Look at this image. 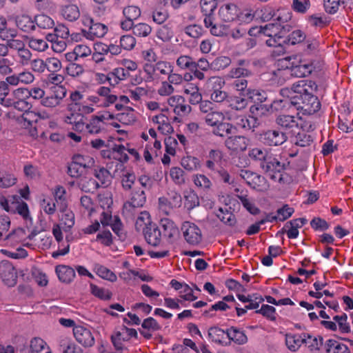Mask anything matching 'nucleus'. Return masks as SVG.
<instances>
[{
  "instance_id": "57",
  "label": "nucleus",
  "mask_w": 353,
  "mask_h": 353,
  "mask_svg": "<svg viewBox=\"0 0 353 353\" xmlns=\"http://www.w3.org/2000/svg\"><path fill=\"white\" fill-rule=\"evenodd\" d=\"M176 65L181 69L192 70L195 67V61L191 57L180 56L176 60Z\"/></svg>"
},
{
  "instance_id": "20",
  "label": "nucleus",
  "mask_w": 353,
  "mask_h": 353,
  "mask_svg": "<svg viewBox=\"0 0 353 353\" xmlns=\"http://www.w3.org/2000/svg\"><path fill=\"white\" fill-rule=\"evenodd\" d=\"M59 279L65 283H70L75 276L74 270L68 265H59L55 269Z\"/></svg>"
},
{
  "instance_id": "29",
  "label": "nucleus",
  "mask_w": 353,
  "mask_h": 353,
  "mask_svg": "<svg viewBox=\"0 0 353 353\" xmlns=\"http://www.w3.org/2000/svg\"><path fill=\"white\" fill-rule=\"evenodd\" d=\"M290 19L291 17L289 14L285 17L279 16L276 19L277 21L276 22L270 23L264 26H261L259 32L263 33L266 36H269L268 32H274V31H276V30H279L281 26V23H286Z\"/></svg>"
},
{
  "instance_id": "59",
  "label": "nucleus",
  "mask_w": 353,
  "mask_h": 353,
  "mask_svg": "<svg viewBox=\"0 0 353 353\" xmlns=\"http://www.w3.org/2000/svg\"><path fill=\"white\" fill-rule=\"evenodd\" d=\"M123 14L125 19L134 21L141 16V10L137 6H129L123 8Z\"/></svg>"
},
{
  "instance_id": "41",
  "label": "nucleus",
  "mask_w": 353,
  "mask_h": 353,
  "mask_svg": "<svg viewBox=\"0 0 353 353\" xmlns=\"http://www.w3.org/2000/svg\"><path fill=\"white\" fill-rule=\"evenodd\" d=\"M90 292L94 296L103 301L110 300L112 298V294L109 290L99 288L93 283H90Z\"/></svg>"
},
{
  "instance_id": "48",
  "label": "nucleus",
  "mask_w": 353,
  "mask_h": 353,
  "mask_svg": "<svg viewBox=\"0 0 353 353\" xmlns=\"http://www.w3.org/2000/svg\"><path fill=\"white\" fill-rule=\"evenodd\" d=\"M126 148L123 145H114L113 147L112 159L119 161L121 163H125L129 157L125 152Z\"/></svg>"
},
{
  "instance_id": "36",
  "label": "nucleus",
  "mask_w": 353,
  "mask_h": 353,
  "mask_svg": "<svg viewBox=\"0 0 353 353\" xmlns=\"http://www.w3.org/2000/svg\"><path fill=\"white\" fill-rule=\"evenodd\" d=\"M31 353H51L50 347L41 338H34L30 341Z\"/></svg>"
},
{
  "instance_id": "43",
  "label": "nucleus",
  "mask_w": 353,
  "mask_h": 353,
  "mask_svg": "<svg viewBox=\"0 0 353 353\" xmlns=\"http://www.w3.org/2000/svg\"><path fill=\"white\" fill-rule=\"evenodd\" d=\"M305 39V34L300 30H296L292 32L285 38V45H296L301 43Z\"/></svg>"
},
{
  "instance_id": "44",
  "label": "nucleus",
  "mask_w": 353,
  "mask_h": 353,
  "mask_svg": "<svg viewBox=\"0 0 353 353\" xmlns=\"http://www.w3.org/2000/svg\"><path fill=\"white\" fill-rule=\"evenodd\" d=\"M236 196L240 200L243 207L252 214L255 215L259 213V209L250 201L246 194H243V190L241 191V194H238Z\"/></svg>"
},
{
  "instance_id": "37",
  "label": "nucleus",
  "mask_w": 353,
  "mask_h": 353,
  "mask_svg": "<svg viewBox=\"0 0 353 353\" xmlns=\"http://www.w3.org/2000/svg\"><path fill=\"white\" fill-rule=\"evenodd\" d=\"M255 17V12L250 8L239 9L238 16L236 19L239 25L250 23Z\"/></svg>"
},
{
  "instance_id": "6",
  "label": "nucleus",
  "mask_w": 353,
  "mask_h": 353,
  "mask_svg": "<svg viewBox=\"0 0 353 353\" xmlns=\"http://www.w3.org/2000/svg\"><path fill=\"white\" fill-rule=\"evenodd\" d=\"M259 167L265 173L270 175L272 179H275V173H281L285 170V165L281 163L272 154L263 159Z\"/></svg>"
},
{
  "instance_id": "12",
  "label": "nucleus",
  "mask_w": 353,
  "mask_h": 353,
  "mask_svg": "<svg viewBox=\"0 0 353 353\" xmlns=\"http://www.w3.org/2000/svg\"><path fill=\"white\" fill-rule=\"evenodd\" d=\"M223 159V153L222 151L218 149H212L206 156L205 167L212 171H215L217 168L221 167Z\"/></svg>"
},
{
  "instance_id": "25",
  "label": "nucleus",
  "mask_w": 353,
  "mask_h": 353,
  "mask_svg": "<svg viewBox=\"0 0 353 353\" xmlns=\"http://www.w3.org/2000/svg\"><path fill=\"white\" fill-rule=\"evenodd\" d=\"M316 83L311 80L300 81L292 85V90L294 93H311L317 89Z\"/></svg>"
},
{
  "instance_id": "13",
  "label": "nucleus",
  "mask_w": 353,
  "mask_h": 353,
  "mask_svg": "<svg viewBox=\"0 0 353 353\" xmlns=\"http://www.w3.org/2000/svg\"><path fill=\"white\" fill-rule=\"evenodd\" d=\"M239 8L234 3H228L220 7L219 15L224 22L235 21L238 16Z\"/></svg>"
},
{
  "instance_id": "34",
  "label": "nucleus",
  "mask_w": 353,
  "mask_h": 353,
  "mask_svg": "<svg viewBox=\"0 0 353 353\" xmlns=\"http://www.w3.org/2000/svg\"><path fill=\"white\" fill-rule=\"evenodd\" d=\"M285 343L288 349L296 351L303 343V333L301 334H286Z\"/></svg>"
},
{
  "instance_id": "28",
  "label": "nucleus",
  "mask_w": 353,
  "mask_h": 353,
  "mask_svg": "<svg viewBox=\"0 0 353 353\" xmlns=\"http://www.w3.org/2000/svg\"><path fill=\"white\" fill-rule=\"evenodd\" d=\"M303 343L307 345L311 352L319 351L323 344V339L321 336H313L303 333Z\"/></svg>"
},
{
  "instance_id": "42",
  "label": "nucleus",
  "mask_w": 353,
  "mask_h": 353,
  "mask_svg": "<svg viewBox=\"0 0 353 353\" xmlns=\"http://www.w3.org/2000/svg\"><path fill=\"white\" fill-rule=\"evenodd\" d=\"M224 119V115L221 112L212 111L208 113L205 117V123L208 125L215 127Z\"/></svg>"
},
{
  "instance_id": "30",
  "label": "nucleus",
  "mask_w": 353,
  "mask_h": 353,
  "mask_svg": "<svg viewBox=\"0 0 353 353\" xmlns=\"http://www.w3.org/2000/svg\"><path fill=\"white\" fill-rule=\"evenodd\" d=\"M269 34L268 39L266 40L265 43L268 46L274 47L277 48L278 54H283L285 49L283 45L285 44V38L282 36H277L276 32H268Z\"/></svg>"
},
{
  "instance_id": "38",
  "label": "nucleus",
  "mask_w": 353,
  "mask_h": 353,
  "mask_svg": "<svg viewBox=\"0 0 353 353\" xmlns=\"http://www.w3.org/2000/svg\"><path fill=\"white\" fill-rule=\"evenodd\" d=\"M146 201V196L144 190H136L132 193L130 201L128 202L130 206L133 208L143 207Z\"/></svg>"
},
{
  "instance_id": "35",
  "label": "nucleus",
  "mask_w": 353,
  "mask_h": 353,
  "mask_svg": "<svg viewBox=\"0 0 353 353\" xmlns=\"http://www.w3.org/2000/svg\"><path fill=\"white\" fill-rule=\"evenodd\" d=\"M110 89L105 86L99 88L97 91L99 96L105 98L102 104L103 107H108L111 104L114 103L118 99L117 95L110 94Z\"/></svg>"
},
{
  "instance_id": "17",
  "label": "nucleus",
  "mask_w": 353,
  "mask_h": 353,
  "mask_svg": "<svg viewBox=\"0 0 353 353\" xmlns=\"http://www.w3.org/2000/svg\"><path fill=\"white\" fill-rule=\"evenodd\" d=\"M314 70L312 63L301 61L298 65H292L290 68L291 75L298 78H302L310 74Z\"/></svg>"
},
{
  "instance_id": "54",
  "label": "nucleus",
  "mask_w": 353,
  "mask_h": 353,
  "mask_svg": "<svg viewBox=\"0 0 353 353\" xmlns=\"http://www.w3.org/2000/svg\"><path fill=\"white\" fill-rule=\"evenodd\" d=\"M61 214V224L64 225L65 231H69L74 224V214L71 210H67Z\"/></svg>"
},
{
  "instance_id": "51",
  "label": "nucleus",
  "mask_w": 353,
  "mask_h": 353,
  "mask_svg": "<svg viewBox=\"0 0 353 353\" xmlns=\"http://www.w3.org/2000/svg\"><path fill=\"white\" fill-rule=\"evenodd\" d=\"M10 221L8 216H0V241L2 239H8L12 233L6 234L10 228Z\"/></svg>"
},
{
  "instance_id": "52",
  "label": "nucleus",
  "mask_w": 353,
  "mask_h": 353,
  "mask_svg": "<svg viewBox=\"0 0 353 353\" xmlns=\"http://www.w3.org/2000/svg\"><path fill=\"white\" fill-rule=\"evenodd\" d=\"M149 224H152V222L150 221V214L147 212H141V216L136 221L135 228L137 231H142L143 232L145 227H148Z\"/></svg>"
},
{
  "instance_id": "21",
  "label": "nucleus",
  "mask_w": 353,
  "mask_h": 353,
  "mask_svg": "<svg viewBox=\"0 0 353 353\" xmlns=\"http://www.w3.org/2000/svg\"><path fill=\"white\" fill-rule=\"evenodd\" d=\"M235 127L240 128L245 130H250L254 129L259 125V122L256 118L254 117H247L245 115H239L236 117Z\"/></svg>"
},
{
  "instance_id": "40",
  "label": "nucleus",
  "mask_w": 353,
  "mask_h": 353,
  "mask_svg": "<svg viewBox=\"0 0 353 353\" xmlns=\"http://www.w3.org/2000/svg\"><path fill=\"white\" fill-rule=\"evenodd\" d=\"M35 26L41 29H52L54 26V20L46 14H38L34 17Z\"/></svg>"
},
{
  "instance_id": "27",
  "label": "nucleus",
  "mask_w": 353,
  "mask_h": 353,
  "mask_svg": "<svg viewBox=\"0 0 353 353\" xmlns=\"http://www.w3.org/2000/svg\"><path fill=\"white\" fill-rule=\"evenodd\" d=\"M327 353H350L348 347L334 339H329L325 344Z\"/></svg>"
},
{
  "instance_id": "31",
  "label": "nucleus",
  "mask_w": 353,
  "mask_h": 353,
  "mask_svg": "<svg viewBox=\"0 0 353 353\" xmlns=\"http://www.w3.org/2000/svg\"><path fill=\"white\" fill-rule=\"evenodd\" d=\"M183 198L184 206L189 212L199 205V198L194 190H189L184 191Z\"/></svg>"
},
{
  "instance_id": "58",
  "label": "nucleus",
  "mask_w": 353,
  "mask_h": 353,
  "mask_svg": "<svg viewBox=\"0 0 353 353\" xmlns=\"http://www.w3.org/2000/svg\"><path fill=\"white\" fill-rule=\"evenodd\" d=\"M255 312L262 314L263 316L266 317L270 321H276V309L273 306L269 305H262L261 309L256 310Z\"/></svg>"
},
{
  "instance_id": "39",
  "label": "nucleus",
  "mask_w": 353,
  "mask_h": 353,
  "mask_svg": "<svg viewBox=\"0 0 353 353\" xmlns=\"http://www.w3.org/2000/svg\"><path fill=\"white\" fill-rule=\"evenodd\" d=\"M270 153L265 148H254L249 150L248 156L252 160L258 162L260 165Z\"/></svg>"
},
{
  "instance_id": "7",
  "label": "nucleus",
  "mask_w": 353,
  "mask_h": 353,
  "mask_svg": "<svg viewBox=\"0 0 353 353\" xmlns=\"http://www.w3.org/2000/svg\"><path fill=\"white\" fill-rule=\"evenodd\" d=\"M275 123L278 130L285 132V135L299 128V123L295 117L290 114H279L275 119Z\"/></svg>"
},
{
  "instance_id": "47",
  "label": "nucleus",
  "mask_w": 353,
  "mask_h": 353,
  "mask_svg": "<svg viewBox=\"0 0 353 353\" xmlns=\"http://www.w3.org/2000/svg\"><path fill=\"white\" fill-rule=\"evenodd\" d=\"M96 273L102 279L110 281L111 282H114L117 281L116 274L103 265H98L95 267Z\"/></svg>"
},
{
  "instance_id": "61",
  "label": "nucleus",
  "mask_w": 353,
  "mask_h": 353,
  "mask_svg": "<svg viewBox=\"0 0 353 353\" xmlns=\"http://www.w3.org/2000/svg\"><path fill=\"white\" fill-rule=\"evenodd\" d=\"M156 35L158 39H161L162 41L166 42L170 41L174 34L170 27L163 26L157 30Z\"/></svg>"
},
{
  "instance_id": "50",
  "label": "nucleus",
  "mask_w": 353,
  "mask_h": 353,
  "mask_svg": "<svg viewBox=\"0 0 353 353\" xmlns=\"http://www.w3.org/2000/svg\"><path fill=\"white\" fill-rule=\"evenodd\" d=\"M72 160L83 169L92 166L94 163L93 158L91 157L79 154H74L72 157Z\"/></svg>"
},
{
  "instance_id": "32",
  "label": "nucleus",
  "mask_w": 353,
  "mask_h": 353,
  "mask_svg": "<svg viewBox=\"0 0 353 353\" xmlns=\"http://www.w3.org/2000/svg\"><path fill=\"white\" fill-rule=\"evenodd\" d=\"M216 215L221 221L229 226H233L236 223L235 215L226 208H220Z\"/></svg>"
},
{
  "instance_id": "63",
  "label": "nucleus",
  "mask_w": 353,
  "mask_h": 353,
  "mask_svg": "<svg viewBox=\"0 0 353 353\" xmlns=\"http://www.w3.org/2000/svg\"><path fill=\"white\" fill-rule=\"evenodd\" d=\"M201 10L203 14H213L217 7L216 0H201Z\"/></svg>"
},
{
  "instance_id": "5",
  "label": "nucleus",
  "mask_w": 353,
  "mask_h": 353,
  "mask_svg": "<svg viewBox=\"0 0 353 353\" xmlns=\"http://www.w3.org/2000/svg\"><path fill=\"white\" fill-rule=\"evenodd\" d=\"M240 176L252 189L256 191H263L267 188L265 178L256 172L248 170H241Z\"/></svg>"
},
{
  "instance_id": "46",
  "label": "nucleus",
  "mask_w": 353,
  "mask_h": 353,
  "mask_svg": "<svg viewBox=\"0 0 353 353\" xmlns=\"http://www.w3.org/2000/svg\"><path fill=\"white\" fill-rule=\"evenodd\" d=\"M231 330L235 334L234 335V337H231L230 334H228V341H230V343L233 341L238 345H244L248 342V336L243 331H241L236 327L234 326L231 327Z\"/></svg>"
},
{
  "instance_id": "49",
  "label": "nucleus",
  "mask_w": 353,
  "mask_h": 353,
  "mask_svg": "<svg viewBox=\"0 0 353 353\" xmlns=\"http://www.w3.org/2000/svg\"><path fill=\"white\" fill-rule=\"evenodd\" d=\"M79 187L85 192H93L99 188V183L93 179H85L81 181Z\"/></svg>"
},
{
  "instance_id": "45",
  "label": "nucleus",
  "mask_w": 353,
  "mask_h": 353,
  "mask_svg": "<svg viewBox=\"0 0 353 353\" xmlns=\"http://www.w3.org/2000/svg\"><path fill=\"white\" fill-rule=\"evenodd\" d=\"M10 94L8 85L5 81L0 83V103L4 107L9 108L10 104Z\"/></svg>"
},
{
  "instance_id": "24",
  "label": "nucleus",
  "mask_w": 353,
  "mask_h": 353,
  "mask_svg": "<svg viewBox=\"0 0 353 353\" xmlns=\"http://www.w3.org/2000/svg\"><path fill=\"white\" fill-rule=\"evenodd\" d=\"M16 23L20 30L27 33L34 31L36 28L34 19H32L30 16L26 14L17 17Z\"/></svg>"
},
{
  "instance_id": "10",
  "label": "nucleus",
  "mask_w": 353,
  "mask_h": 353,
  "mask_svg": "<svg viewBox=\"0 0 353 353\" xmlns=\"http://www.w3.org/2000/svg\"><path fill=\"white\" fill-rule=\"evenodd\" d=\"M224 145L230 151L243 152L249 145V139L244 136L231 134L225 139Z\"/></svg>"
},
{
  "instance_id": "4",
  "label": "nucleus",
  "mask_w": 353,
  "mask_h": 353,
  "mask_svg": "<svg viewBox=\"0 0 353 353\" xmlns=\"http://www.w3.org/2000/svg\"><path fill=\"white\" fill-rule=\"evenodd\" d=\"M181 230L185 240L188 244L197 245L201 242V230L195 223L185 221L183 223Z\"/></svg>"
},
{
  "instance_id": "23",
  "label": "nucleus",
  "mask_w": 353,
  "mask_h": 353,
  "mask_svg": "<svg viewBox=\"0 0 353 353\" xmlns=\"http://www.w3.org/2000/svg\"><path fill=\"white\" fill-rule=\"evenodd\" d=\"M13 107L15 110H17L21 112H24L23 119L25 121H30V116L33 114L32 112H29V110L32 108V103L30 100L25 101H14L12 99H10V104L9 103V108Z\"/></svg>"
},
{
  "instance_id": "26",
  "label": "nucleus",
  "mask_w": 353,
  "mask_h": 353,
  "mask_svg": "<svg viewBox=\"0 0 353 353\" xmlns=\"http://www.w3.org/2000/svg\"><path fill=\"white\" fill-rule=\"evenodd\" d=\"M61 14L65 19L69 21H75L80 17V11L76 5L69 4L62 6Z\"/></svg>"
},
{
  "instance_id": "19",
  "label": "nucleus",
  "mask_w": 353,
  "mask_h": 353,
  "mask_svg": "<svg viewBox=\"0 0 353 353\" xmlns=\"http://www.w3.org/2000/svg\"><path fill=\"white\" fill-rule=\"evenodd\" d=\"M161 226L163 230V235L168 238L170 243L179 234V230L175 223L169 219H163L161 221Z\"/></svg>"
},
{
  "instance_id": "22",
  "label": "nucleus",
  "mask_w": 353,
  "mask_h": 353,
  "mask_svg": "<svg viewBox=\"0 0 353 353\" xmlns=\"http://www.w3.org/2000/svg\"><path fill=\"white\" fill-rule=\"evenodd\" d=\"M93 175L98 179L99 187H108L112 182V176L108 170L104 167H97L94 169Z\"/></svg>"
},
{
  "instance_id": "11",
  "label": "nucleus",
  "mask_w": 353,
  "mask_h": 353,
  "mask_svg": "<svg viewBox=\"0 0 353 353\" xmlns=\"http://www.w3.org/2000/svg\"><path fill=\"white\" fill-rule=\"evenodd\" d=\"M143 234L148 244L154 247L161 244V232L156 223H152V224H149L148 227H145Z\"/></svg>"
},
{
  "instance_id": "2",
  "label": "nucleus",
  "mask_w": 353,
  "mask_h": 353,
  "mask_svg": "<svg viewBox=\"0 0 353 353\" xmlns=\"http://www.w3.org/2000/svg\"><path fill=\"white\" fill-rule=\"evenodd\" d=\"M225 81L219 77H212L208 79L207 87L210 94V99L216 103H222L227 100L228 93L222 90Z\"/></svg>"
},
{
  "instance_id": "64",
  "label": "nucleus",
  "mask_w": 353,
  "mask_h": 353,
  "mask_svg": "<svg viewBox=\"0 0 353 353\" xmlns=\"http://www.w3.org/2000/svg\"><path fill=\"white\" fill-rule=\"evenodd\" d=\"M294 210L293 208L290 207L288 205L285 204L283 205L282 208H279L276 210V216L278 221H285L288 218H290L292 214L294 213Z\"/></svg>"
},
{
  "instance_id": "53",
  "label": "nucleus",
  "mask_w": 353,
  "mask_h": 353,
  "mask_svg": "<svg viewBox=\"0 0 353 353\" xmlns=\"http://www.w3.org/2000/svg\"><path fill=\"white\" fill-rule=\"evenodd\" d=\"M111 77H114V82H110V85H117L120 81L124 80L130 74L128 70L123 68H115L112 72H110Z\"/></svg>"
},
{
  "instance_id": "3",
  "label": "nucleus",
  "mask_w": 353,
  "mask_h": 353,
  "mask_svg": "<svg viewBox=\"0 0 353 353\" xmlns=\"http://www.w3.org/2000/svg\"><path fill=\"white\" fill-rule=\"evenodd\" d=\"M288 137L283 131L277 130H264L259 135V141L265 145L279 146L287 141Z\"/></svg>"
},
{
  "instance_id": "15",
  "label": "nucleus",
  "mask_w": 353,
  "mask_h": 353,
  "mask_svg": "<svg viewBox=\"0 0 353 353\" xmlns=\"http://www.w3.org/2000/svg\"><path fill=\"white\" fill-rule=\"evenodd\" d=\"M58 350L62 353H83L81 347L77 346L69 337L61 336L58 339Z\"/></svg>"
},
{
  "instance_id": "33",
  "label": "nucleus",
  "mask_w": 353,
  "mask_h": 353,
  "mask_svg": "<svg viewBox=\"0 0 353 353\" xmlns=\"http://www.w3.org/2000/svg\"><path fill=\"white\" fill-rule=\"evenodd\" d=\"M314 141L313 136L304 130L299 131L294 137V143L300 147H307Z\"/></svg>"
},
{
  "instance_id": "18",
  "label": "nucleus",
  "mask_w": 353,
  "mask_h": 353,
  "mask_svg": "<svg viewBox=\"0 0 353 353\" xmlns=\"http://www.w3.org/2000/svg\"><path fill=\"white\" fill-rule=\"evenodd\" d=\"M208 336L212 342L222 345L229 346L230 345V341H225V330L221 329L217 326L211 327L208 330Z\"/></svg>"
},
{
  "instance_id": "55",
  "label": "nucleus",
  "mask_w": 353,
  "mask_h": 353,
  "mask_svg": "<svg viewBox=\"0 0 353 353\" xmlns=\"http://www.w3.org/2000/svg\"><path fill=\"white\" fill-rule=\"evenodd\" d=\"M152 31V28L147 23H139L133 28V34L139 37H145L148 36Z\"/></svg>"
},
{
  "instance_id": "60",
  "label": "nucleus",
  "mask_w": 353,
  "mask_h": 353,
  "mask_svg": "<svg viewBox=\"0 0 353 353\" xmlns=\"http://www.w3.org/2000/svg\"><path fill=\"white\" fill-rule=\"evenodd\" d=\"M170 175L176 184L182 185L185 182L184 172L180 168H172L170 171Z\"/></svg>"
},
{
  "instance_id": "16",
  "label": "nucleus",
  "mask_w": 353,
  "mask_h": 353,
  "mask_svg": "<svg viewBox=\"0 0 353 353\" xmlns=\"http://www.w3.org/2000/svg\"><path fill=\"white\" fill-rule=\"evenodd\" d=\"M237 131L236 127L228 122L222 121L212 130V133L221 138H227Z\"/></svg>"
},
{
  "instance_id": "62",
  "label": "nucleus",
  "mask_w": 353,
  "mask_h": 353,
  "mask_svg": "<svg viewBox=\"0 0 353 353\" xmlns=\"http://www.w3.org/2000/svg\"><path fill=\"white\" fill-rule=\"evenodd\" d=\"M28 46L32 50L39 52L45 51L48 48L46 41L42 39L30 38L28 41Z\"/></svg>"
},
{
  "instance_id": "8",
  "label": "nucleus",
  "mask_w": 353,
  "mask_h": 353,
  "mask_svg": "<svg viewBox=\"0 0 353 353\" xmlns=\"http://www.w3.org/2000/svg\"><path fill=\"white\" fill-rule=\"evenodd\" d=\"M300 111L303 114H313L317 112L321 108V103L317 97L312 93H303V99L301 106H299Z\"/></svg>"
},
{
  "instance_id": "14",
  "label": "nucleus",
  "mask_w": 353,
  "mask_h": 353,
  "mask_svg": "<svg viewBox=\"0 0 353 353\" xmlns=\"http://www.w3.org/2000/svg\"><path fill=\"white\" fill-rule=\"evenodd\" d=\"M143 330H139L140 334L145 339H150L152 337V332L159 331L161 329V326L152 317H148L143 320L141 323Z\"/></svg>"
},
{
  "instance_id": "56",
  "label": "nucleus",
  "mask_w": 353,
  "mask_h": 353,
  "mask_svg": "<svg viewBox=\"0 0 353 353\" xmlns=\"http://www.w3.org/2000/svg\"><path fill=\"white\" fill-rule=\"evenodd\" d=\"M231 63V59L228 57L221 56L216 57L212 63L211 68L216 70H223L229 66Z\"/></svg>"
},
{
  "instance_id": "1",
  "label": "nucleus",
  "mask_w": 353,
  "mask_h": 353,
  "mask_svg": "<svg viewBox=\"0 0 353 353\" xmlns=\"http://www.w3.org/2000/svg\"><path fill=\"white\" fill-rule=\"evenodd\" d=\"M82 23L85 27L88 28V30H82L87 39L94 40L95 38L103 37L108 32V27L99 22H95L94 19L87 15L82 17Z\"/></svg>"
},
{
  "instance_id": "9",
  "label": "nucleus",
  "mask_w": 353,
  "mask_h": 353,
  "mask_svg": "<svg viewBox=\"0 0 353 353\" xmlns=\"http://www.w3.org/2000/svg\"><path fill=\"white\" fill-rule=\"evenodd\" d=\"M73 335L76 341L84 347H90L94 344V338L90 330L84 326L74 327Z\"/></svg>"
}]
</instances>
